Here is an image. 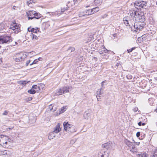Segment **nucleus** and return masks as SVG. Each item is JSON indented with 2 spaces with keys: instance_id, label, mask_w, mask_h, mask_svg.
<instances>
[{
  "instance_id": "a18cd8bd",
  "label": "nucleus",
  "mask_w": 157,
  "mask_h": 157,
  "mask_svg": "<svg viewBox=\"0 0 157 157\" xmlns=\"http://www.w3.org/2000/svg\"><path fill=\"white\" fill-rule=\"evenodd\" d=\"M136 136L137 137H139L140 136V132H137Z\"/></svg>"
},
{
  "instance_id": "1a4fd4ad",
  "label": "nucleus",
  "mask_w": 157,
  "mask_h": 157,
  "mask_svg": "<svg viewBox=\"0 0 157 157\" xmlns=\"http://www.w3.org/2000/svg\"><path fill=\"white\" fill-rule=\"evenodd\" d=\"M36 12L34 11H29L26 12V14L28 17L29 20L32 19L34 18V16Z\"/></svg>"
},
{
  "instance_id": "c9c22d12",
  "label": "nucleus",
  "mask_w": 157,
  "mask_h": 157,
  "mask_svg": "<svg viewBox=\"0 0 157 157\" xmlns=\"http://www.w3.org/2000/svg\"><path fill=\"white\" fill-rule=\"evenodd\" d=\"M152 157H157V148L154 150Z\"/></svg>"
},
{
  "instance_id": "5fc2aeb1",
  "label": "nucleus",
  "mask_w": 157,
  "mask_h": 157,
  "mask_svg": "<svg viewBox=\"0 0 157 157\" xmlns=\"http://www.w3.org/2000/svg\"><path fill=\"white\" fill-rule=\"evenodd\" d=\"M65 10H65V9H62H62H61V11L62 12H63L65 11Z\"/></svg>"
},
{
  "instance_id": "a19ab883",
  "label": "nucleus",
  "mask_w": 157,
  "mask_h": 157,
  "mask_svg": "<svg viewBox=\"0 0 157 157\" xmlns=\"http://www.w3.org/2000/svg\"><path fill=\"white\" fill-rule=\"evenodd\" d=\"M106 81H104L102 82L101 83V86L103 87L104 85H106Z\"/></svg>"
},
{
  "instance_id": "c756f323",
  "label": "nucleus",
  "mask_w": 157,
  "mask_h": 157,
  "mask_svg": "<svg viewBox=\"0 0 157 157\" xmlns=\"http://www.w3.org/2000/svg\"><path fill=\"white\" fill-rule=\"evenodd\" d=\"M28 92L30 94H34L36 93V90L34 89H33L32 88L31 89L29 90Z\"/></svg>"
},
{
  "instance_id": "4be33fe9",
  "label": "nucleus",
  "mask_w": 157,
  "mask_h": 157,
  "mask_svg": "<svg viewBox=\"0 0 157 157\" xmlns=\"http://www.w3.org/2000/svg\"><path fill=\"white\" fill-rule=\"evenodd\" d=\"M56 94V95H62L63 94H64L62 88H60L58 90Z\"/></svg>"
},
{
  "instance_id": "79ce46f5",
  "label": "nucleus",
  "mask_w": 157,
  "mask_h": 157,
  "mask_svg": "<svg viewBox=\"0 0 157 157\" xmlns=\"http://www.w3.org/2000/svg\"><path fill=\"white\" fill-rule=\"evenodd\" d=\"M8 113V111L7 110H5L4 112L3 113L2 115H6Z\"/></svg>"
},
{
  "instance_id": "680f3d73",
  "label": "nucleus",
  "mask_w": 157,
  "mask_h": 157,
  "mask_svg": "<svg viewBox=\"0 0 157 157\" xmlns=\"http://www.w3.org/2000/svg\"><path fill=\"white\" fill-rule=\"evenodd\" d=\"M13 128V127H11V128H9V129H12Z\"/></svg>"
},
{
  "instance_id": "de8ad7c7",
  "label": "nucleus",
  "mask_w": 157,
  "mask_h": 157,
  "mask_svg": "<svg viewBox=\"0 0 157 157\" xmlns=\"http://www.w3.org/2000/svg\"><path fill=\"white\" fill-rule=\"evenodd\" d=\"M78 0H73V2L74 4H75V3L76 4L78 2Z\"/></svg>"
},
{
  "instance_id": "f03ea898",
  "label": "nucleus",
  "mask_w": 157,
  "mask_h": 157,
  "mask_svg": "<svg viewBox=\"0 0 157 157\" xmlns=\"http://www.w3.org/2000/svg\"><path fill=\"white\" fill-rule=\"evenodd\" d=\"M63 125L64 129L67 132L73 133L76 131V128L75 127L69 124L68 122H64Z\"/></svg>"
},
{
  "instance_id": "13d9d810",
  "label": "nucleus",
  "mask_w": 157,
  "mask_h": 157,
  "mask_svg": "<svg viewBox=\"0 0 157 157\" xmlns=\"http://www.w3.org/2000/svg\"><path fill=\"white\" fill-rule=\"evenodd\" d=\"M2 62V59L0 58V63Z\"/></svg>"
},
{
  "instance_id": "7ed1b4c3",
  "label": "nucleus",
  "mask_w": 157,
  "mask_h": 157,
  "mask_svg": "<svg viewBox=\"0 0 157 157\" xmlns=\"http://www.w3.org/2000/svg\"><path fill=\"white\" fill-rule=\"evenodd\" d=\"M125 25L126 26H128L131 28L132 30L133 29V26L134 25L135 20L133 16H131V18H129L128 17H125L123 20Z\"/></svg>"
},
{
  "instance_id": "f3484780",
  "label": "nucleus",
  "mask_w": 157,
  "mask_h": 157,
  "mask_svg": "<svg viewBox=\"0 0 157 157\" xmlns=\"http://www.w3.org/2000/svg\"><path fill=\"white\" fill-rule=\"evenodd\" d=\"M28 30L29 32L31 31L32 32L35 33H37V32H40V31L38 30V28H36V29L34 28L30 29V28H28Z\"/></svg>"
},
{
  "instance_id": "09e8293b",
  "label": "nucleus",
  "mask_w": 157,
  "mask_h": 157,
  "mask_svg": "<svg viewBox=\"0 0 157 157\" xmlns=\"http://www.w3.org/2000/svg\"><path fill=\"white\" fill-rule=\"evenodd\" d=\"M101 157H107V156L106 155L102 154L101 155Z\"/></svg>"
},
{
  "instance_id": "c03bdc74",
  "label": "nucleus",
  "mask_w": 157,
  "mask_h": 157,
  "mask_svg": "<svg viewBox=\"0 0 157 157\" xmlns=\"http://www.w3.org/2000/svg\"><path fill=\"white\" fill-rule=\"evenodd\" d=\"M30 60H29L28 61H27L26 62V66H27L29 64V63H30Z\"/></svg>"
},
{
  "instance_id": "a878e982",
  "label": "nucleus",
  "mask_w": 157,
  "mask_h": 157,
  "mask_svg": "<svg viewBox=\"0 0 157 157\" xmlns=\"http://www.w3.org/2000/svg\"><path fill=\"white\" fill-rule=\"evenodd\" d=\"M103 0H95L94 3L96 5H101L102 3Z\"/></svg>"
},
{
  "instance_id": "6e6d98bb",
  "label": "nucleus",
  "mask_w": 157,
  "mask_h": 157,
  "mask_svg": "<svg viewBox=\"0 0 157 157\" xmlns=\"http://www.w3.org/2000/svg\"><path fill=\"white\" fill-rule=\"evenodd\" d=\"M16 7L15 6H13V10H15L16 9Z\"/></svg>"
},
{
  "instance_id": "72a5a7b5",
  "label": "nucleus",
  "mask_w": 157,
  "mask_h": 157,
  "mask_svg": "<svg viewBox=\"0 0 157 157\" xmlns=\"http://www.w3.org/2000/svg\"><path fill=\"white\" fill-rule=\"evenodd\" d=\"M132 149H130V151L131 152L134 153L137 151V150L135 149V146L133 145L132 147Z\"/></svg>"
},
{
  "instance_id": "f8f14e48",
  "label": "nucleus",
  "mask_w": 157,
  "mask_h": 157,
  "mask_svg": "<svg viewBox=\"0 0 157 157\" xmlns=\"http://www.w3.org/2000/svg\"><path fill=\"white\" fill-rule=\"evenodd\" d=\"M25 58V56L22 54H19L18 55V57L15 59L16 62H20L22 61Z\"/></svg>"
},
{
  "instance_id": "6e6552de",
  "label": "nucleus",
  "mask_w": 157,
  "mask_h": 157,
  "mask_svg": "<svg viewBox=\"0 0 157 157\" xmlns=\"http://www.w3.org/2000/svg\"><path fill=\"white\" fill-rule=\"evenodd\" d=\"M10 29L14 31V32L15 33H17L20 31L19 25L16 23H13V25H11Z\"/></svg>"
},
{
  "instance_id": "0eeeda50",
  "label": "nucleus",
  "mask_w": 157,
  "mask_h": 157,
  "mask_svg": "<svg viewBox=\"0 0 157 157\" xmlns=\"http://www.w3.org/2000/svg\"><path fill=\"white\" fill-rule=\"evenodd\" d=\"M11 36L5 35L0 36V44L7 43L12 41Z\"/></svg>"
},
{
  "instance_id": "e2e57ef3",
  "label": "nucleus",
  "mask_w": 157,
  "mask_h": 157,
  "mask_svg": "<svg viewBox=\"0 0 157 157\" xmlns=\"http://www.w3.org/2000/svg\"><path fill=\"white\" fill-rule=\"evenodd\" d=\"M131 76H129V77L130 78H131Z\"/></svg>"
},
{
  "instance_id": "a211bd4d",
  "label": "nucleus",
  "mask_w": 157,
  "mask_h": 157,
  "mask_svg": "<svg viewBox=\"0 0 157 157\" xmlns=\"http://www.w3.org/2000/svg\"><path fill=\"white\" fill-rule=\"evenodd\" d=\"M124 142L128 147H130L132 144V143L130 142L127 139H125L124 140Z\"/></svg>"
},
{
  "instance_id": "052dcab7",
  "label": "nucleus",
  "mask_w": 157,
  "mask_h": 157,
  "mask_svg": "<svg viewBox=\"0 0 157 157\" xmlns=\"http://www.w3.org/2000/svg\"><path fill=\"white\" fill-rule=\"evenodd\" d=\"M155 79L156 80H157V77H155Z\"/></svg>"
},
{
  "instance_id": "423d86ee",
  "label": "nucleus",
  "mask_w": 157,
  "mask_h": 157,
  "mask_svg": "<svg viewBox=\"0 0 157 157\" xmlns=\"http://www.w3.org/2000/svg\"><path fill=\"white\" fill-rule=\"evenodd\" d=\"M93 14L92 9H89L79 13L78 15L80 17L85 18L88 16Z\"/></svg>"
},
{
  "instance_id": "dca6fc26",
  "label": "nucleus",
  "mask_w": 157,
  "mask_h": 157,
  "mask_svg": "<svg viewBox=\"0 0 157 157\" xmlns=\"http://www.w3.org/2000/svg\"><path fill=\"white\" fill-rule=\"evenodd\" d=\"M1 154L2 155H3L10 156L11 155V153L10 151H9L5 150L2 151Z\"/></svg>"
},
{
  "instance_id": "0e129e2a",
  "label": "nucleus",
  "mask_w": 157,
  "mask_h": 157,
  "mask_svg": "<svg viewBox=\"0 0 157 157\" xmlns=\"http://www.w3.org/2000/svg\"><path fill=\"white\" fill-rule=\"evenodd\" d=\"M94 59H96L97 58L96 57H94Z\"/></svg>"
},
{
  "instance_id": "f257e3e1",
  "label": "nucleus",
  "mask_w": 157,
  "mask_h": 157,
  "mask_svg": "<svg viewBox=\"0 0 157 157\" xmlns=\"http://www.w3.org/2000/svg\"><path fill=\"white\" fill-rule=\"evenodd\" d=\"M130 16H133L135 21H145L144 13L139 11H134L130 13Z\"/></svg>"
},
{
  "instance_id": "aec40b11",
  "label": "nucleus",
  "mask_w": 157,
  "mask_h": 157,
  "mask_svg": "<svg viewBox=\"0 0 157 157\" xmlns=\"http://www.w3.org/2000/svg\"><path fill=\"white\" fill-rule=\"evenodd\" d=\"M110 143L109 142L105 143L102 145V147L106 149H108L110 147Z\"/></svg>"
},
{
  "instance_id": "4c0bfd02",
  "label": "nucleus",
  "mask_w": 157,
  "mask_h": 157,
  "mask_svg": "<svg viewBox=\"0 0 157 157\" xmlns=\"http://www.w3.org/2000/svg\"><path fill=\"white\" fill-rule=\"evenodd\" d=\"M38 62V60L37 59H36L34 60V61L33 62L31 63L30 65H31L33 64H35L37 63V62Z\"/></svg>"
},
{
  "instance_id": "774afa93",
  "label": "nucleus",
  "mask_w": 157,
  "mask_h": 157,
  "mask_svg": "<svg viewBox=\"0 0 157 157\" xmlns=\"http://www.w3.org/2000/svg\"><path fill=\"white\" fill-rule=\"evenodd\" d=\"M1 47V46H0V48Z\"/></svg>"
},
{
  "instance_id": "864d4df0",
  "label": "nucleus",
  "mask_w": 157,
  "mask_h": 157,
  "mask_svg": "<svg viewBox=\"0 0 157 157\" xmlns=\"http://www.w3.org/2000/svg\"><path fill=\"white\" fill-rule=\"evenodd\" d=\"M42 59V58L41 57H39L38 59H36L38 60V61L39 60H41Z\"/></svg>"
},
{
  "instance_id": "7c9ffc66",
  "label": "nucleus",
  "mask_w": 157,
  "mask_h": 157,
  "mask_svg": "<svg viewBox=\"0 0 157 157\" xmlns=\"http://www.w3.org/2000/svg\"><path fill=\"white\" fill-rule=\"evenodd\" d=\"M93 10V14L98 12L99 10V8L98 7H96L92 9Z\"/></svg>"
},
{
  "instance_id": "5701e85b",
  "label": "nucleus",
  "mask_w": 157,
  "mask_h": 157,
  "mask_svg": "<svg viewBox=\"0 0 157 157\" xmlns=\"http://www.w3.org/2000/svg\"><path fill=\"white\" fill-rule=\"evenodd\" d=\"M32 3H34L33 0H27V4L29 6L31 7Z\"/></svg>"
},
{
  "instance_id": "412c9836",
  "label": "nucleus",
  "mask_w": 157,
  "mask_h": 157,
  "mask_svg": "<svg viewBox=\"0 0 157 157\" xmlns=\"http://www.w3.org/2000/svg\"><path fill=\"white\" fill-rule=\"evenodd\" d=\"M137 157H148L146 153H141L137 155Z\"/></svg>"
},
{
  "instance_id": "bb28decb",
  "label": "nucleus",
  "mask_w": 157,
  "mask_h": 157,
  "mask_svg": "<svg viewBox=\"0 0 157 157\" xmlns=\"http://www.w3.org/2000/svg\"><path fill=\"white\" fill-rule=\"evenodd\" d=\"M67 108V106H63L62 107L60 111V113H62L64 112Z\"/></svg>"
},
{
  "instance_id": "9b49d317",
  "label": "nucleus",
  "mask_w": 157,
  "mask_h": 157,
  "mask_svg": "<svg viewBox=\"0 0 157 157\" xmlns=\"http://www.w3.org/2000/svg\"><path fill=\"white\" fill-rule=\"evenodd\" d=\"M60 124L58 123L56 126L54 128V130L52 132L55 133H57L59 132L61 130L60 128Z\"/></svg>"
},
{
  "instance_id": "473e14b6",
  "label": "nucleus",
  "mask_w": 157,
  "mask_h": 157,
  "mask_svg": "<svg viewBox=\"0 0 157 157\" xmlns=\"http://www.w3.org/2000/svg\"><path fill=\"white\" fill-rule=\"evenodd\" d=\"M101 90H103L102 89H101L100 90H98L96 93V96L97 98L99 96V95H100L102 94Z\"/></svg>"
},
{
  "instance_id": "c85d7f7f",
  "label": "nucleus",
  "mask_w": 157,
  "mask_h": 157,
  "mask_svg": "<svg viewBox=\"0 0 157 157\" xmlns=\"http://www.w3.org/2000/svg\"><path fill=\"white\" fill-rule=\"evenodd\" d=\"M32 88H33L34 90H36V91H38L39 90H40V88L39 86H38L36 85H33L32 86Z\"/></svg>"
},
{
  "instance_id": "393cba45",
  "label": "nucleus",
  "mask_w": 157,
  "mask_h": 157,
  "mask_svg": "<svg viewBox=\"0 0 157 157\" xmlns=\"http://www.w3.org/2000/svg\"><path fill=\"white\" fill-rule=\"evenodd\" d=\"M33 17L34 18L39 19L41 17V15L39 13L36 12Z\"/></svg>"
},
{
  "instance_id": "8fccbe9b",
  "label": "nucleus",
  "mask_w": 157,
  "mask_h": 157,
  "mask_svg": "<svg viewBox=\"0 0 157 157\" xmlns=\"http://www.w3.org/2000/svg\"><path fill=\"white\" fill-rule=\"evenodd\" d=\"M141 124H142V122L141 121H140V122H139L138 123V125L140 126L141 125Z\"/></svg>"
},
{
  "instance_id": "338daca9",
  "label": "nucleus",
  "mask_w": 157,
  "mask_h": 157,
  "mask_svg": "<svg viewBox=\"0 0 157 157\" xmlns=\"http://www.w3.org/2000/svg\"><path fill=\"white\" fill-rule=\"evenodd\" d=\"M97 99H98V100L99 101L98 98H97Z\"/></svg>"
},
{
  "instance_id": "4d7b16f0",
  "label": "nucleus",
  "mask_w": 157,
  "mask_h": 157,
  "mask_svg": "<svg viewBox=\"0 0 157 157\" xmlns=\"http://www.w3.org/2000/svg\"><path fill=\"white\" fill-rule=\"evenodd\" d=\"M145 124L144 123H142L141 125H142L143 126H144Z\"/></svg>"
},
{
  "instance_id": "58836bf2",
  "label": "nucleus",
  "mask_w": 157,
  "mask_h": 157,
  "mask_svg": "<svg viewBox=\"0 0 157 157\" xmlns=\"http://www.w3.org/2000/svg\"><path fill=\"white\" fill-rule=\"evenodd\" d=\"M8 140H6L4 142V145H3V144H2L1 145L2 147H6V145L8 144Z\"/></svg>"
},
{
  "instance_id": "cd10ccee",
  "label": "nucleus",
  "mask_w": 157,
  "mask_h": 157,
  "mask_svg": "<svg viewBox=\"0 0 157 157\" xmlns=\"http://www.w3.org/2000/svg\"><path fill=\"white\" fill-rule=\"evenodd\" d=\"M54 105V104H52L49 105L48 108L50 110H52L53 111H56V108H53Z\"/></svg>"
},
{
  "instance_id": "20e7f679",
  "label": "nucleus",
  "mask_w": 157,
  "mask_h": 157,
  "mask_svg": "<svg viewBox=\"0 0 157 157\" xmlns=\"http://www.w3.org/2000/svg\"><path fill=\"white\" fill-rule=\"evenodd\" d=\"M147 4V2L145 1H136L134 3V6L136 8L138 9H141V8H144L145 9Z\"/></svg>"
},
{
  "instance_id": "bf43d9fd",
  "label": "nucleus",
  "mask_w": 157,
  "mask_h": 157,
  "mask_svg": "<svg viewBox=\"0 0 157 157\" xmlns=\"http://www.w3.org/2000/svg\"><path fill=\"white\" fill-rule=\"evenodd\" d=\"M90 6H86V8H88V7H89Z\"/></svg>"
},
{
  "instance_id": "9d476101",
  "label": "nucleus",
  "mask_w": 157,
  "mask_h": 157,
  "mask_svg": "<svg viewBox=\"0 0 157 157\" xmlns=\"http://www.w3.org/2000/svg\"><path fill=\"white\" fill-rule=\"evenodd\" d=\"M9 138L6 136L3 135L0 136V145H4V142L6 140H9Z\"/></svg>"
},
{
  "instance_id": "603ef678",
  "label": "nucleus",
  "mask_w": 157,
  "mask_h": 157,
  "mask_svg": "<svg viewBox=\"0 0 157 157\" xmlns=\"http://www.w3.org/2000/svg\"><path fill=\"white\" fill-rule=\"evenodd\" d=\"M107 16V15L106 14H104L103 15V16H102V17L104 18V17H106Z\"/></svg>"
},
{
  "instance_id": "b1692460",
  "label": "nucleus",
  "mask_w": 157,
  "mask_h": 157,
  "mask_svg": "<svg viewBox=\"0 0 157 157\" xmlns=\"http://www.w3.org/2000/svg\"><path fill=\"white\" fill-rule=\"evenodd\" d=\"M54 134L52 132L50 133L49 135L48 136V139L51 140L55 138V136L54 135Z\"/></svg>"
},
{
  "instance_id": "49530a36",
  "label": "nucleus",
  "mask_w": 157,
  "mask_h": 157,
  "mask_svg": "<svg viewBox=\"0 0 157 157\" xmlns=\"http://www.w3.org/2000/svg\"><path fill=\"white\" fill-rule=\"evenodd\" d=\"M76 141L75 140H71V141H70V143L71 144H73L75 142V141Z\"/></svg>"
},
{
  "instance_id": "6ab92c4d",
  "label": "nucleus",
  "mask_w": 157,
  "mask_h": 157,
  "mask_svg": "<svg viewBox=\"0 0 157 157\" xmlns=\"http://www.w3.org/2000/svg\"><path fill=\"white\" fill-rule=\"evenodd\" d=\"M29 82L26 81H17V83L19 84L25 86L27 83H28Z\"/></svg>"
},
{
  "instance_id": "ea45409f",
  "label": "nucleus",
  "mask_w": 157,
  "mask_h": 157,
  "mask_svg": "<svg viewBox=\"0 0 157 157\" xmlns=\"http://www.w3.org/2000/svg\"><path fill=\"white\" fill-rule=\"evenodd\" d=\"M135 48L133 47L132 48L130 49H129L127 50V51L128 53H129L131 52H132L133 50H134Z\"/></svg>"
},
{
  "instance_id": "2f4dec72",
  "label": "nucleus",
  "mask_w": 157,
  "mask_h": 157,
  "mask_svg": "<svg viewBox=\"0 0 157 157\" xmlns=\"http://www.w3.org/2000/svg\"><path fill=\"white\" fill-rule=\"evenodd\" d=\"M31 36H32V40H37L38 39V37H37V36L35 35V34H33V33H31Z\"/></svg>"
},
{
  "instance_id": "69168bd1",
  "label": "nucleus",
  "mask_w": 157,
  "mask_h": 157,
  "mask_svg": "<svg viewBox=\"0 0 157 157\" xmlns=\"http://www.w3.org/2000/svg\"><path fill=\"white\" fill-rule=\"evenodd\" d=\"M156 5H157V2H156Z\"/></svg>"
},
{
  "instance_id": "37998d69",
  "label": "nucleus",
  "mask_w": 157,
  "mask_h": 157,
  "mask_svg": "<svg viewBox=\"0 0 157 157\" xmlns=\"http://www.w3.org/2000/svg\"><path fill=\"white\" fill-rule=\"evenodd\" d=\"M32 97H29L26 99V100L27 101H30L32 100Z\"/></svg>"
},
{
  "instance_id": "2eb2a0df",
  "label": "nucleus",
  "mask_w": 157,
  "mask_h": 157,
  "mask_svg": "<svg viewBox=\"0 0 157 157\" xmlns=\"http://www.w3.org/2000/svg\"><path fill=\"white\" fill-rule=\"evenodd\" d=\"M70 87L71 88H72L71 86ZM62 89L63 90L64 93L65 94L69 92V89H70V87L68 86H64L62 88Z\"/></svg>"
},
{
  "instance_id": "3c124183",
  "label": "nucleus",
  "mask_w": 157,
  "mask_h": 157,
  "mask_svg": "<svg viewBox=\"0 0 157 157\" xmlns=\"http://www.w3.org/2000/svg\"><path fill=\"white\" fill-rule=\"evenodd\" d=\"M137 110H138V108H135L134 109V111H135V112H136L137 111Z\"/></svg>"
},
{
  "instance_id": "ddd939ff",
  "label": "nucleus",
  "mask_w": 157,
  "mask_h": 157,
  "mask_svg": "<svg viewBox=\"0 0 157 157\" xmlns=\"http://www.w3.org/2000/svg\"><path fill=\"white\" fill-rule=\"evenodd\" d=\"M91 112V110L90 109H88L83 114L84 118L86 119H88L90 116Z\"/></svg>"
},
{
  "instance_id": "f704fd0d",
  "label": "nucleus",
  "mask_w": 157,
  "mask_h": 157,
  "mask_svg": "<svg viewBox=\"0 0 157 157\" xmlns=\"http://www.w3.org/2000/svg\"><path fill=\"white\" fill-rule=\"evenodd\" d=\"M154 99L152 98H149L148 99V102L151 105H152L153 104V102H154Z\"/></svg>"
},
{
  "instance_id": "e433bc0d",
  "label": "nucleus",
  "mask_w": 157,
  "mask_h": 157,
  "mask_svg": "<svg viewBox=\"0 0 157 157\" xmlns=\"http://www.w3.org/2000/svg\"><path fill=\"white\" fill-rule=\"evenodd\" d=\"M75 50V48L74 47H70L68 49V51L69 52H71L74 51Z\"/></svg>"
},
{
  "instance_id": "39448f33",
  "label": "nucleus",
  "mask_w": 157,
  "mask_h": 157,
  "mask_svg": "<svg viewBox=\"0 0 157 157\" xmlns=\"http://www.w3.org/2000/svg\"><path fill=\"white\" fill-rule=\"evenodd\" d=\"M145 25V23L144 21H139L136 22L134 23L133 30L135 29V31L136 32L138 31V30L140 31L144 28Z\"/></svg>"
},
{
  "instance_id": "4468645a",
  "label": "nucleus",
  "mask_w": 157,
  "mask_h": 157,
  "mask_svg": "<svg viewBox=\"0 0 157 157\" xmlns=\"http://www.w3.org/2000/svg\"><path fill=\"white\" fill-rule=\"evenodd\" d=\"M108 51V50L105 47H103L101 49L99 50V52L100 55H101L102 56H104L105 55V54L104 53H107Z\"/></svg>"
}]
</instances>
